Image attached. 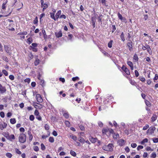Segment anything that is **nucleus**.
Listing matches in <instances>:
<instances>
[{
    "label": "nucleus",
    "instance_id": "b1692460",
    "mask_svg": "<svg viewBox=\"0 0 158 158\" xmlns=\"http://www.w3.org/2000/svg\"><path fill=\"white\" fill-rule=\"evenodd\" d=\"M39 63V60L38 58H36L34 62V64L35 66L37 65Z\"/></svg>",
    "mask_w": 158,
    "mask_h": 158
},
{
    "label": "nucleus",
    "instance_id": "a19ab883",
    "mask_svg": "<svg viewBox=\"0 0 158 158\" xmlns=\"http://www.w3.org/2000/svg\"><path fill=\"white\" fill-rule=\"evenodd\" d=\"M156 154L155 152H153L151 156V157L153 158H155L156 157Z\"/></svg>",
    "mask_w": 158,
    "mask_h": 158
},
{
    "label": "nucleus",
    "instance_id": "4d7b16f0",
    "mask_svg": "<svg viewBox=\"0 0 158 158\" xmlns=\"http://www.w3.org/2000/svg\"><path fill=\"white\" fill-rule=\"evenodd\" d=\"M135 76L136 77H138L139 76V73L137 70H135Z\"/></svg>",
    "mask_w": 158,
    "mask_h": 158
},
{
    "label": "nucleus",
    "instance_id": "2f4dec72",
    "mask_svg": "<svg viewBox=\"0 0 158 158\" xmlns=\"http://www.w3.org/2000/svg\"><path fill=\"white\" fill-rule=\"evenodd\" d=\"M124 72L126 73V74L127 75H129L130 74V72L127 68H126V69H125Z\"/></svg>",
    "mask_w": 158,
    "mask_h": 158
},
{
    "label": "nucleus",
    "instance_id": "3c124183",
    "mask_svg": "<svg viewBox=\"0 0 158 158\" xmlns=\"http://www.w3.org/2000/svg\"><path fill=\"white\" fill-rule=\"evenodd\" d=\"M80 129L82 131H84L85 130V128L84 127V126L82 125H81L79 126Z\"/></svg>",
    "mask_w": 158,
    "mask_h": 158
},
{
    "label": "nucleus",
    "instance_id": "473e14b6",
    "mask_svg": "<svg viewBox=\"0 0 158 158\" xmlns=\"http://www.w3.org/2000/svg\"><path fill=\"white\" fill-rule=\"evenodd\" d=\"M6 155L7 157L9 158H11L12 156V155L9 152L6 153Z\"/></svg>",
    "mask_w": 158,
    "mask_h": 158
},
{
    "label": "nucleus",
    "instance_id": "774afa93",
    "mask_svg": "<svg viewBox=\"0 0 158 158\" xmlns=\"http://www.w3.org/2000/svg\"><path fill=\"white\" fill-rule=\"evenodd\" d=\"M52 134L54 136H56L57 135V133L55 131H54L52 132Z\"/></svg>",
    "mask_w": 158,
    "mask_h": 158
},
{
    "label": "nucleus",
    "instance_id": "aec40b11",
    "mask_svg": "<svg viewBox=\"0 0 158 158\" xmlns=\"http://www.w3.org/2000/svg\"><path fill=\"white\" fill-rule=\"evenodd\" d=\"M119 145L120 146H122L124 142V140L123 139H121L119 141Z\"/></svg>",
    "mask_w": 158,
    "mask_h": 158
},
{
    "label": "nucleus",
    "instance_id": "de8ad7c7",
    "mask_svg": "<svg viewBox=\"0 0 158 158\" xmlns=\"http://www.w3.org/2000/svg\"><path fill=\"white\" fill-rule=\"evenodd\" d=\"M139 79L142 82H144L145 80V78L143 77H140Z\"/></svg>",
    "mask_w": 158,
    "mask_h": 158
},
{
    "label": "nucleus",
    "instance_id": "72a5a7b5",
    "mask_svg": "<svg viewBox=\"0 0 158 158\" xmlns=\"http://www.w3.org/2000/svg\"><path fill=\"white\" fill-rule=\"evenodd\" d=\"M41 149L43 150L44 151L45 149V147L43 143H42L41 144Z\"/></svg>",
    "mask_w": 158,
    "mask_h": 158
},
{
    "label": "nucleus",
    "instance_id": "58836bf2",
    "mask_svg": "<svg viewBox=\"0 0 158 158\" xmlns=\"http://www.w3.org/2000/svg\"><path fill=\"white\" fill-rule=\"evenodd\" d=\"M29 119L31 121H33L34 119V117L33 115H31L30 116Z\"/></svg>",
    "mask_w": 158,
    "mask_h": 158
},
{
    "label": "nucleus",
    "instance_id": "864d4df0",
    "mask_svg": "<svg viewBox=\"0 0 158 158\" xmlns=\"http://www.w3.org/2000/svg\"><path fill=\"white\" fill-rule=\"evenodd\" d=\"M127 64L130 66H131L133 65L132 63L130 61H129L127 62Z\"/></svg>",
    "mask_w": 158,
    "mask_h": 158
},
{
    "label": "nucleus",
    "instance_id": "6e6d98bb",
    "mask_svg": "<svg viewBox=\"0 0 158 158\" xmlns=\"http://www.w3.org/2000/svg\"><path fill=\"white\" fill-rule=\"evenodd\" d=\"M63 116L66 118H68L69 117V114L68 113H64L63 114Z\"/></svg>",
    "mask_w": 158,
    "mask_h": 158
},
{
    "label": "nucleus",
    "instance_id": "a18cd8bd",
    "mask_svg": "<svg viewBox=\"0 0 158 158\" xmlns=\"http://www.w3.org/2000/svg\"><path fill=\"white\" fill-rule=\"evenodd\" d=\"M65 123L66 125L68 127H69L70 126V123L68 121H65Z\"/></svg>",
    "mask_w": 158,
    "mask_h": 158
},
{
    "label": "nucleus",
    "instance_id": "69168bd1",
    "mask_svg": "<svg viewBox=\"0 0 158 158\" xmlns=\"http://www.w3.org/2000/svg\"><path fill=\"white\" fill-rule=\"evenodd\" d=\"M125 151L127 152H129L130 151V149L128 147H126L125 148Z\"/></svg>",
    "mask_w": 158,
    "mask_h": 158
},
{
    "label": "nucleus",
    "instance_id": "f3484780",
    "mask_svg": "<svg viewBox=\"0 0 158 158\" xmlns=\"http://www.w3.org/2000/svg\"><path fill=\"white\" fill-rule=\"evenodd\" d=\"M69 137H70L71 139H73V140L75 141H76L77 139L75 135H70L69 136Z\"/></svg>",
    "mask_w": 158,
    "mask_h": 158
},
{
    "label": "nucleus",
    "instance_id": "a211bd4d",
    "mask_svg": "<svg viewBox=\"0 0 158 158\" xmlns=\"http://www.w3.org/2000/svg\"><path fill=\"white\" fill-rule=\"evenodd\" d=\"M148 141V139L147 138H145L141 142V144L142 145H143L145 143H147Z\"/></svg>",
    "mask_w": 158,
    "mask_h": 158
},
{
    "label": "nucleus",
    "instance_id": "338daca9",
    "mask_svg": "<svg viewBox=\"0 0 158 158\" xmlns=\"http://www.w3.org/2000/svg\"><path fill=\"white\" fill-rule=\"evenodd\" d=\"M34 114L36 116L39 114V113L37 110H35L34 112Z\"/></svg>",
    "mask_w": 158,
    "mask_h": 158
},
{
    "label": "nucleus",
    "instance_id": "e433bc0d",
    "mask_svg": "<svg viewBox=\"0 0 158 158\" xmlns=\"http://www.w3.org/2000/svg\"><path fill=\"white\" fill-rule=\"evenodd\" d=\"M36 118L40 121L42 120V118L41 117L40 115L39 114L38 115H37L36 116Z\"/></svg>",
    "mask_w": 158,
    "mask_h": 158
},
{
    "label": "nucleus",
    "instance_id": "1a4fd4ad",
    "mask_svg": "<svg viewBox=\"0 0 158 158\" xmlns=\"http://www.w3.org/2000/svg\"><path fill=\"white\" fill-rule=\"evenodd\" d=\"M55 35L57 37L59 38V37H61L62 36V34L61 31H60L58 33L55 32Z\"/></svg>",
    "mask_w": 158,
    "mask_h": 158
},
{
    "label": "nucleus",
    "instance_id": "bf43d9fd",
    "mask_svg": "<svg viewBox=\"0 0 158 158\" xmlns=\"http://www.w3.org/2000/svg\"><path fill=\"white\" fill-rule=\"evenodd\" d=\"M108 130L107 129H103L102 130V132L103 134H106V133L107 132Z\"/></svg>",
    "mask_w": 158,
    "mask_h": 158
},
{
    "label": "nucleus",
    "instance_id": "09e8293b",
    "mask_svg": "<svg viewBox=\"0 0 158 158\" xmlns=\"http://www.w3.org/2000/svg\"><path fill=\"white\" fill-rule=\"evenodd\" d=\"M15 150L16 152L19 155L21 154V152L18 149L16 148Z\"/></svg>",
    "mask_w": 158,
    "mask_h": 158
},
{
    "label": "nucleus",
    "instance_id": "4c0bfd02",
    "mask_svg": "<svg viewBox=\"0 0 158 158\" xmlns=\"http://www.w3.org/2000/svg\"><path fill=\"white\" fill-rule=\"evenodd\" d=\"M27 41L28 44H30L32 42V40L31 38H29L27 39Z\"/></svg>",
    "mask_w": 158,
    "mask_h": 158
},
{
    "label": "nucleus",
    "instance_id": "4be33fe9",
    "mask_svg": "<svg viewBox=\"0 0 158 158\" xmlns=\"http://www.w3.org/2000/svg\"><path fill=\"white\" fill-rule=\"evenodd\" d=\"M70 154L72 156L75 157L76 156V153L74 151H72V150H71L70 151Z\"/></svg>",
    "mask_w": 158,
    "mask_h": 158
},
{
    "label": "nucleus",
    "instance_id": "6ab92c4d",
    "mask_svg": "<svg viewBox=\"0 0 158 158\" xmlns=\"http://www.w3.org/2000/svg\"><path fill=\"white\" fill-rule=\"evenodd\" d=\"M120 37L121 38V40L123 42L125 40V39L124 37V33L123 32H122L120 35Z\"/></svg>",
    "mask_w": 158,
    "mask_h": 158
},
{
    "label": "nucleus",
    "instance_id": "7c9ffc66",
    "mask_svg": "<svg viewBox=\"0 0 158 158\" xmlns=\"http://www.w3.org/2000/svg\"><path fill=\"white\" fill-rule=\"evenodd\" d=\"M49 141L52 143H53L54 141V139L53 137H50L49 139Z\"/></svg>",
    "mask_w": 158,
    "mask_h": 158
},
{
    "label": "nucleus",
    "instance_id": "c85d7f7f",
    "mask_svg": "<svg viewBox=\"0 0 158 158\" xmlns=\"http://www.w3.org/2000/svg\"><path fill=\"white\" fill-rule=\"evenodd\" d=\"M50 14L51 15V17L52 19H53L54 20H56V18L54 16V13H50Z\"/></svg>",
    "mask_w": 158,
    "mask_h": 158
},
{
    "label": "nucleus",
    "instance_id": "ea45409f",
    "mask_svg": "<svg viewBox=\"0 0 158 158\" xmlns=\"http://www.w3.org/2000/svg\"><path fill=\"white\" fill-rule=\"evenodd\" d=\"M38 18L37 17H36L35 18V19L33 21V23L34 24H36L38 23Z\"/></svg>",
    "mask_w": 158,
    "mask_h": 158
},
{
    "label": "nucleus",
    "instance_id": "f257e3e1",
    "mask_svg": "<svg viewBox=\"0 0 158 158\" xmlns=\"http://www.w3.org/2000/svg\"><path fill=\"white\" fill-rule=\"evenodd\" d=\"M19 142L21 143H24L26 141V136L24 134H21L19 136Z\"/></svg>",
    "mask_w": 158,
    "mask_h": 158
},
{
    "label": "nucleus",
    "instance_id": "49530a36",
    "mask_svg": "<svg viewBox=\"0 0 158 158\" xmlns=\"http://www.w3.org/2000/svg\"><path fill=\"white\" fill-rule=\"evenodd\" d=\"M34 151L37 152L39 151V149L38 147L37 146H35L33 148Z\"/></svg>",
    "mask_w": 158,
    "mask_h": 158
},
{
    "label": "nucleus",
    "instance_id": "7ed1b4c3",
    "mask_svg": "<svg viewBox=\"0 0 158 158\" xmlns=\"http://www.w3.org/2000/svg\"><path fill=\"white\" fill-rule=\"evenodd\" d=\"M36 98L38 102L41 103L43 102V99L40 94H37L36 95Z\"/></svg>",
    "mask_w": 158,
    "mask_h": 158
},
{
    "label": "nucleus",
    "instance_id": "c03bdc74",
    "mask_svg": "<svg viewBox=\"0 0 158 158\" xmlns=\"http://www.w3.org/2000/svg\"><path fill=\"white\" fill-rule=\"evenodd\" d=\"M112 32L113 33L114 32V31L116 30V27H115V26L114 25H112Z\"/></svg>",
    "mask_w": 158,
    "mask_h": 158
},
{
    "label": "nucleus",
    "instance_id": "423d86ee",
    "mask_svg": "<svg viewBox=\"0 0 158 158\" xmlns=\"http://www.w3.org/2000/svg\"><path fill=\"white\" fill-rule=\"evenodd\" d=\"M6 91V89L5 86H2L0 84V94H3Z\"/></svg>",
    "mask_w": 158,
    "mask_h": 158
},
{
    "label": "nucleus",
    "instance_id": "9b49d317",
    "mask_svg": "<svg viewBox=\"0 0 158 158\" xmlns=\"http://www.w3.org/2000/svg\"><path fill=\"white\" fill-rule=\"evenodd\" d=\"M5 50L7 53H9V55L11 54V53L10 52L9 48L7 46H4Z\"/></svg>",
    "mask_w": 158,
    "mask_h": 158
},
{
    "label": "nucleus",
    "instance_id": "13d9d810",
    "mask_svg": "<svg viewBox=\"0 0 158 158\" xmlns=\"http://www.w3.org/2000/svg\"><path fill=\"white\" fill-rule=\"evenodd\" d=\"M79 79V77H73L72 79V80L73 81H75L77 80H78Z\"/></svg>",
    "mask_w": 158,
    "mask_h": 158
},
{
    "label": "nucleus",
    "instance_id": "2eb2a0df",
    "mask_svg": "<svg viewBox=\"0 0 158 158\" xmlns=\"http://www.w3.org/2000/svg\"><path fill=\"white\" fill-rule=\"evenodd\" d=\"M37 104L38 105H34L35 106V108H36L37 107L41 109L43 107V106L40 104L37 103Z\"/></svg>",
    "mask_w": 158,
    "mask_h": 158
},
{
    "label": "nucleus",
    "instance_id": "c756f323",
    "mask_svg": "<svg viewBox=\"0 0 158 158\" xmlns=\"http://www.w3.org/2000/svg\"><path fill=\"white\" fill-rule=\"evenodd\" d=\"M28 135H29V139L30 140H31L32 138H33V136L31 133V132H30L29 131L28 132Z\"/></svg>",
    "mask_w": 158,
    "mask_h": 158
},
{
    "label": "nucleus",
    "instance_id": "ddd939ff",
    "mask_svg": "<svg viewBox=\"0 0 158 158\" xmlns=\"http://www.w3.org/2000/svg\"><path fill=\"white\" fill-rule=\"evenodd\" d=\"M2 135L8 139L9 136V134L8 132H3Z\"/></svg>",
    "mask_w": 158,
    "mask_h": 158
},
{
    "label": "nucleus",
    "instance_id": "603ef678",
    "mask_svg": "<svg viewBox=\"0 0 158 158\" xmlns=\"http://www.w3.org/2000/svg\"><path fill=\"white\" fill-rule=\"evenodd\" d=\"M0 115L2 118H4L5 116V114L3 112H1L0 113Z\"/></svg>",
    "mask_w": 158,
    "mask_h": 158
},
{
    "label": "nucleus",
    "instance_id": "c9c22d12",
    "mask_svg": "<svg viewBox=\"0 0 158 158\" xmlns=\"http://www.w3.org/2000/svg\"><path fill=\"white\" fill-rule=\"evenodd\" d=\"M152 140L154 143H156L158 142V138H155L152 139Z\"/></svg>",
    "mask_w": 158,
    "mask_h": 158
},
{
    "label": "nucleus",
    "instance_id": "412c9836",
    "mask_svg": "<svg viewBox=\"0 0 158 158\" xmlns=\"http://www.w3.org/2000/svg\"><path fill=\"white\" fill-rule=\"evenodd\" d=\"M78 140L81 143H84L85 142V140L84 139L81 137H80L78 138Z\"/></svg>",
    "mask_w": 158,
    "mask_h": 158
},
{
    "label": "nucleus",
    "instance_id": "680f3d73",
    "mask_svg": "<svg viewBox=\"0 0 158 158\" xmlns=\"http://www.w3.org/2000/svg\"><path fill=\"white\" fill-rule=\"evenodd\" d=\"M131 147H132L133 148H135L136 147L137 144L135 143H131Z\"/></svg>",
    "mask_w": 158,
    "mask_h": 158
},
{
    "label": "nucleus",
    "instance_id": "052dcab7",
    "mask_svg": "<svg viewBox=\"0 0 158 158\" xmlns=\"http://www.w3.org/2000/svg\"><path fill=\"white\" fill-rule=\"evenodd\" d=\"M43 6H44V8L43 9V10H44V9H46V8H47L48 7V5L46 3H44V4L43 5Z\"/></svg>",
    "mask_w": 158,
    "mask_h": 158
},
{
    "label": "nucleus",
    "instance_id": "cd10ccee",
    "mask_svg": "<svg viewBox=\"0 0 158 158\" xmlns=\"http://www.w3.org/2000/svg\"><path fill=\"white\" fill-rule=\"evenodd\" d=\"M146 49L147 50V51L149 52L150 53V52L151 51V48H150V47L149 45L146 44Z\"/></svg>",
    "mask_w": 158,
    "mask_h": 158
},
{
    "label": "nucleus",
    "instance_id": "f8f14e48",
    "mask_svg": "<svg viewBox=\"0 0 158 158\" xmlns=\"http://www.w3.org/2000/svg\"><path fill=\"white\" fill-rule=\"evenodd\" d=\"M15 139V137L14 135H9L8 139L12 141V140Z\"/></svg>",
    "mask_w": 158,
    "mask_h": 158
},
{
    "label": "nucleus",
    "instance_id": "0e129e2a",
    "mask_svg": "<svg viewBox=\"0 0 158 158\" xmlns=\"http://www.w3.org/2000/svg\"><path fill=\"white\" fill-rule=\"evenodd\" d=\"M24 81L25 82H27L28 83H29L30 81V78H26V79H25Z\"/></svg>",
    "mask_w": 158,
    "mask_h": 158
},
{
    "label": "nucleus",
    "instance_id": "4468645a",
    "mask_svg": "<svg viewBox=\"0 0 158 158\" xmlns=\"http://www.w3.org/2000/svg\"><path fill=\"white\" fill-rule=\"evenodd\" d=\"M156 114H153L152 117L151 118L152 121V122H154L156 119Z\"/></svg>",
    "mask_w": 158,
    "mask_h": 158
},
{
    "label": "nucleus",
    "instance_id": "f704fd0d",
    "mask_svg": "<svg viewBox=\"0 0 158 158\" xmlns=\"http://www.w3.org/2000/svg\"><path fill=\"white\" fill-rule=\"evenodd\" d=\"M2 73L6 76H7L8 75V72L5 69L2 70Z\"/></svg>",
    "mask_w": 158,
    "mask_h": 158
},
{
    "label": "nucleus",
    "instance_id": "e2e57ef3",
    "mask_svg": "<svg viewBox=\"0 0 158 158\" xmlns=\"http://www.w3.org/2000/svg\"><path fill=\"white\" fill-rule=\"evenodd\" d=\"M59 80L62 82L63 83H64L65 82V79L63 78L60 77L59 78Z\"/></svg>",
    "mask_w": 158,
    "mask_h": 158
},
{
    "label": "nucleus",
    "instance_id": "8fccbe9b",
    "mask_svg": "<svg viewBox=\"0 0 158 158\" xmlns=\"http://www.w3.org/2000/svg\"><path fill=\"white\" fill-rule=\"evenodd\" d=\"M2 58H3V60H4V61H6L7 62H8V59L6 56H3V57Z\"/></svg>",
    "mask_w": 158,
    "mask_h": 158
},
{
    "label": "nucleus",
    "instance_id": "5701e85b",
    "mask_svg": "<svg viewBox=\"0 0 158 158\" xmlns=\"http://www.w3.org/2000/svg\"><path fill=\"white\" fill-rule=\"evenodd\" d=\"M42 33L44 35V39H45L46 38H47V36L46 35V32H45V30H44V29H42Z\"/></svg>",
    "mask_w": 158,
    "mask_h": 158
},
{
    "label": "nucleus",
    "instance_id": "6e6552de",
    "mask_svg": "<svg viewBox=\"0 0 158 158\" xmlns=\"http://www.w3.org/2000/svg\"><path fill=\"white\" fill-rule=\"evenodd\" d=\"M7 126V124L3 123V124H0V129L2 130L4 129Z\"/></svg>",
    "mask_w": 158,
    "mask_h": 158
},
{
    "label": "nucleus",
    "instance_id": "79ce46f5",
    "mask_svg": "<svg viewBox=\"0 0 158 158\" xmlns=\"http://www.w3.org/2000/svg\"><path fill=\"white\" fill-rule=\"evenodd\" d=\"M9 78L11 80L13 81V80H14V79H15V77L13 75H11L9 76Z\"/></svg>",
    "mask_w": 158,
    "mask_h": 158
},
{
    "label": "nucleus",
    "instance_id": "9d476101",
    "mask_svg": "<svg viewBox=\"0 0 158 158\" xmlns=\"http://www.w3.org/2000/svg\"><path fill=\"white\" fill-rule=\"evenodd\" d=\"M130 41H131V42H128L127 45L128 47L129 50L131 51L132 49V42L131 40H130Z\"/></svg>",
    "mask_w": 158,
    "mask_h": 158
},
{
    "label": "nucleus",
    "instance_id": "20e7f679",
    "mask_svg": "<svg viewBox=\"0 0 158 158\" xmlns=\"http://www.w3.org/2000/svg\"><path fill=\"white\" fill-rule=\"evenodd\" d=\"M118 18L120 20H121L122 21H123V22H124L125 23H126L127 22L125 18L123 17L122 16V15L121 14H120L119 12L118 13Z\"/></svg>",
    "mask_w": 158,
    "mask_h": 158
},
{
    "label": "nucleus",
    "instance_id": "39448f33",
    "mask_svg": "<svg viewBox=\"0 0 158 158\" xmlns=\"http://www.w3.org/2000/svg\"><path fill=\"white\" fill-rule=\"evenodd\" d=\"M155 129L156 128L155 127L152 126L150 127L148 130V132L152 135L154 133V131Z\"/></svg>",
    "mask_w": 158,
    "mask_h": 158
},
{
    "label": "nucleus",
    "instance_id": "0eeeda50",
    "mask_svg": "<svg viewBox=\"0 0 158 158\" xmlns=\"http://www.w3.org/2000/svg\"><path fill=\"white\" fill-rule=\"evenodd\" d=\"M89 139L90 141L92 143H95L98 140V139L97 138H93L92 137H90L89 138Z\"/></svg>",
    "mask_w": 158,
    "mask_h": 158
},
{
    "label": "nucleus",
    "instance_id": "393cba45",
    "mask_svg": "<svg viewBox=\"0 0 158 158\" xmlns=\"http://www.w3.org/2000/svg\"><path fill=\"white\" fill-rule=\"evenodd\" d=\"M113 42V41L112 40H111L108 43V46L109 48H111L112 46V43Z\"/></svg>",
    "mask_w": 158,
    "mask_h": 158
},
{
    "label": "nucleus",
    "instance_id": "37998d69",
    "mask_svg": "<svg viewBox=\"0 0 158 158\" xmlns=\"http://www.w3.org/2000/svg\"><path fill=\"white\" fill-rule=\"evenodd\" d=\"M149 127V125L148 124H146V125L143 128V130H147Z\"/></svg>",
    "mask_w": 158,
    "mask_h": 158
},
{
    "label": "nucleus",
    "instance_id": "bb28decb",
    "mask_svg": "<svg viewBox=\"0 0 158 158\" xmlns=\"http://www.w3.org/2000/svg\"><path fill=\"white\" fill-rule=\"evenodd\" d=\"M10 123L12 124H14L16 123L15 118H11L10 120Z\"/></svg>",
    "mask_w": 158,
    "mask_h": 158
},
{
    "label": "nucleus",
    "instance_id": "a878e982",
    "mask_svg": "<svg viewBox=\"0 0 158 158\" xmlns=\"http://www.w3.org/2000/svg\"><path fill=\"white\" fill-rule=\"evenodd\" d=\"M133 59L135 60L136 61H137L138 60V58L137 54H135L134 56Z\"/></svg>",
    "mask_w": 158,
    "mask_h": 158
},
{
    "label": "nucleus",
    "instance_id": "dca6fc26",
    "mask_svg": "<svg viewBox=\"0 0 158 158\" xmlns=\"http://www.w3.org/2000/svg\"><path fill=\"white\" fill-rule=\"evenodd\" d=\"M61 13V10H60L57 12L56 15L55 16L56 18L57 19L59 18V16L60 15Z\"/></svg>",
    "mask_w": 158,
    "mask_h": 158
},
{
    "label": "nucleus",
    "instance_id": "5fc2aeb1",
    "mask_svg": "<svg viewBox=\"0 0 158 158\" xmlns=\"http://www.w3.org/2000/svg\"><path fill=\"white\" fill-rule=\"evenodd\" d=\"M44 127L45 129L46 130H48L49 129V126L47 124H46L44 126Z\"/></svg>",
    "mask_w": 158,
    "mask_h": 158
},
{
    "label": "nucleus",
    "instance_id": "f03ea898",
    "mask_svg": "<svg viewBox=\"0 0 158 158\" xmlns=\"http://www.w3.org/2000/svg\"><path fill=\"white\" fill-rule=\"evenodd\" d=\"M112 144L109 143L107 145H104L102 147V149L107 151H111L113 150L112 148Z\"/></svg>",
    "mask_w": 158,
    "mask_h": 158
}]
</instances>
